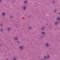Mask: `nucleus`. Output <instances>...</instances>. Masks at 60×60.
<instances>
[{
    "label": "nucleus",
    "mask_w": 60,
    "mask_h": 60,
    "mask_svg": "<svg viewBox=\"0 0 60 60\" xmlns=\"http://www.w3.org/2000/svg\"><path fill=\"white\" fill-rule=\"evenodd\" d=\"M14 39L15 40H16V41L18 40V38L17 37H15L14 38Z\"/></svg>",
    "instance_id": "nucleus-1"
},
{
    "label": "nucleus",
    "mask_w": 60,
    "mask_h": 60,
    "mask_svg": "<svg viewBox=\"0 0 60 60\" xmlns=\"http://www.w3.org/2000/svg\"><path fill=\"white\" fill-rule=\"evenodd\" d=\"M46 47H48L49 46V44H48V43H46Z\"/></svg>",
    "instance_id": "nucleus-2"
},
{
    "label": "nucleus",
    "mask_w": 60,
    "mask_h": 60,
    "mask_svg": "<svg viewBox=\"0 0 60 60\" xmlns=\"http://www.w3.org/2000/svg\"><path fill=\"white\" fill-rule=\"evenodd\" d=\"M44 59H45V60H47V58H46V57L45 56H44Z\"/></svg>",
    "instance_id": "nucleus-3"
},
{
    "label": "nucleus",
    "mask_w": 60,
    "mask_h": 60,
    "mask_svg": "<svg viewBox=\"0 0 60 60\" xmlns=\"http://www.w3.org/2000/svg\"><path fill=\"white\" fill-rule=\"evenodd\" d=\"M23 8L24 10H26V7L25 6L23 7Z\"/></svg>",
    "instance_id": "nucleus-4"
},
{
    "label": "nucleus",
    "mask_w": 60,
    "mask_h": 60,
    "mask_svg": "<svg viewBox=\"0 0 60 60\" xmlns=\"http://www.w3.org/2000/svg\"><path fill=\"white\" fill-rule=\"evenodd\" d=\"M42 34H43V35H44V34H45V32H42Z\"/></svg>",
    "instance_id": "nucleus-5"
},
{
    "label": "nucleus",
    "mask_w": 60,
    "mask_h": 60,
    "mask_svg": "<svg viewBox=\"0 0 60 60\" xmlns=\"http://www.w3.org/2000/svg\"><path fill=\"white\" fill-rule=\"evenodd\" d=\"M60 19V18L59 17H58L57 18V20H59Z\"/></svg>",
    "instance_id": "nucleus-6"
},
{
    "label": "nucleus",
    "mask_w": 60,
    "mask_h": 60,
    "mask_svg": "<svg viewBox=\"0 0 60 60\" xmlns=\"http://www.w3.org/2000/svg\"><path fill=\"white\" fill-rule=\"evenodd\" d=\"M58 24V23H57V22H55V25H57Z\"/></svg>",
    "instance_id": "nucleus-7"
},
{
    "label": "nucleus",
    "mask_w": 60,
    "mask_h": 60,
    "mask_svg": "<svg viewBox=\"0 0 60 60\" xmlns=\"http://www.w3.org/2000/svg\"><path fill=\"white\" fill-rule=\"evenodd\" d=\"M50 57V56H49V55H47V58H49Z\"/></svg>",
    "instance_id": "nucleus-8"
},
{
    "label": "nucleus",
    "mask_w": 60,
    "mask_h": 60,
    "mask_svg": "<svg viewBox=\"0 0 60 60\" xmlns=\"http://www.w3.org/2000/svg\"><path fill=\"white\" fill-rule=\"evenodd\" d=\"M19 48L20 49H23V48L22 47H20Z\"/></svg>",
    "instance_id": "nucleus-9"
},
{
    "label": "nucleus",
    "mask_w": 60,
    "mask_h": 60,
    "mask_svg": "<svg viewBox=\"0 0 60 60\" xmlns=\"http://www.w3.org/2000/svg\"><path fill=\"white\" fill-rule=\"evenodd\" d=\"M44 29V27H43L41 29V30H43V29Z\"/></svg>",
    "instance_id": "nucleus-10"
},
{
    "label": "nucleus",
    "mask_w": 60,
    "mask_h": 60,
    "mask_svg": "<svg viewBox=\"0 0 60 60\" xmlns=\"http://www.w3.org/2000/svg\"><path fill=\"white\" fill-rule=\"evenodd\" d=\"M27 2L26 1H25L24 2V3L25 4H26V3H27Z\"/></svg>",
    "instance_id": "nucleus-11"
},
{
    "label": "nucleus",
    "mask_w": 60,
    "mask_h": 60,
    "mask_svg": "<svg viewBox=\"0 0 60 60\" xmlns=\"http://www.w3.org/2000/svg\"><path fill=\"white\" fill-rule=\"evenodd\" d=\"M5 14V13H2V15H3V16H4Z\"/></svg>",
    "instance_id": "nucleus-12"
},
{
    "label": "nucleus",
    "mask_w": 60,
    "mask_h": 60,
    "mask_svg": "<svg viewBox=\"0 0 60 60\" xmlns=\"http://www.w3.org/2000/svg\"><path fill=\"white\" fill-rule=\"evenodd\" d=\"M29 29H31V27H29Z\"/></svg>",
    "instance_id": "nucleus-13"
},
{
    "label": "nucleus",
    "mask_w": 60,
    "mask_h": 60,
    "mask_svg": "<svg viewBox=\"0 0 60 60\" xmlns=\"http://www.w3.org/2000/svg\"><path fill=\"white\" fill-rule=\"evenodd\" d=\"M8 30L9 31H10V30H11V29L10 28H8Z\"/></svg>",
    "instance_id": "nucleus-14"
},
{
    "label": "nucleus",
    "mask_w": 60,
    "mask_h": 60,
    "mask_svg": "<svg viewBox=\"0 0 60 60\" xmlns=\"http://www.w3.org/2000/svg\"><path fill=\"white\" fill-rule=\"evenodd\" d=\"M1 31H3V29H1Z\"/></svg>",
    "instance_id": "nucleus-15"
},
{
    "label": "nucleus",
    "mask_w": 60,
    "mask_h": 60,
    "mask_svg": "<svg viewBox=\"0 0 60 60\" xmlns=\"http://www.w3.org/2000/svg\"><path fill=\"white\" fill-rule=\"evenodd\" d=\"M13 60H16V58H14L13 59Z\"/></svg>",
    "instance_id": "nucleus-16"
},
{
    "label": "nucleus",
    "mask_w": 60,
    "mask_h": 60,
    "mask_svg": "<svg viewBox=\"0 0 60 60\" xmlns=\"http://www.w3.org/2000/svg\"><path fill=\"white\" fill-rule=\"evenodd\" d=\"M56 10H55L54 11V12H56Z\"/></svg>",
    "instance_id": "nucleus-17"
},
{
    "label": "nucleus",
    "mask_w": 60,
    "mask_h": 60,
    "mask_svg": "<svg viewBox=\"0 0 60 60\" xmlns=\"http://www.w3.org/2000/svg\"><path fill=\"white\" fill-rule=\"evenodd\" d=\"M2 25H2V24L0 25V26H2Z\"/></svg>",
    "instance_id": "nucleus-18"
},
{
    "label": "nucleus",
    "mask_w": 60,
    "mask_h": 60,
    "mask_svg": "<svg viewBox=\"0 0 60 60\" xmlns=\"http://www.w3.org/2000/svg\"><path fill=\"white\" fill-rule=\"evenodd\" d=\"M19 41H17V43H19Z\"/></svg>",
    "instance_id": "nucleus-19"
},
{
    "label": "nucleus",
    "mask_w": 60,
    "mask_h": 60,
    "mask_svg": "<svg viewBox=\"0 0 60 60\" xmlns=\"http://www.w3.org/2000/svg\"><path fill=\"white\" fill-rule=\"evenodd\" d=\"M52 3H53V4H54L55 3V2L54 1H53L52 2Z\"/></svg>",
    "instance_id": "nucleus-20"
},
{
    "label": "nucleus",
    "mask_w": 60,
    "mask_h": 60,
    "mask_svg": "<svg viewBox=\"0 0 60 60\" xmlns=\"http://www.w3.org/2000/svg\"><path fill=\"white\" fill-rule=\"evenodd\" d=\"M10 18H12V16H11Z\"/></svg>",
    "instance_id": "nucleus-21"
},
{
    "label": "nucleus",
    "mask_w": 60,
    "mask_h": 60,
    "mask_svg": "<svg viewBox=\"0 0 60 60\" xmlns=\"http://www.w3.org/2000/svg\"><path fill=\"white\" fill-rule=\"evenodd\" d=\"M1 0H0V2H1Z\"/></svg>",
    "instance_id": "nucleus-22"
},
{
    "label": "nucleus",
    "mask_w": 60,
    "mask_h": 60,
    "mask_svg": "<svg viewBox=\"0 0 60 60\" xmlns=\"http://www.w3.org/2000/svg\"><path fill=\"white\" fill-rule=\"evenodd\" d=\"M6 60H8V59H7Z\"/></svg>",
    "instance_id": "nucleus-23"
},
{
    "label": "nucleus",
    "mask_w": 60,
    "mask_h": 60,
    "mask_svg": "<svg viewBox=\"0 0 60 60\" xmlns=\"http://www.w3.org/2000/svg\"><path fill=\"white\" fill-rule=\"evenodd\" d=\"M59 14H60V13H59Z\"/></svg>",
    "instance_id": "nucleus-24"
},
{
    "label": "nucleus",
    "mask_w": 60,
    "mask_h": 60,
    "mask_svg": "<svg viewBox=\"0 0 60 60\" xmlns=\"http://www.w3.org/2000/svg\"><path fill=\"white\" fill-rule=\"evenodd\" d=\"M59 22H60V21Z\"/></svg>",
    "instance_id": "nucleus-25"
}]
</instances>
